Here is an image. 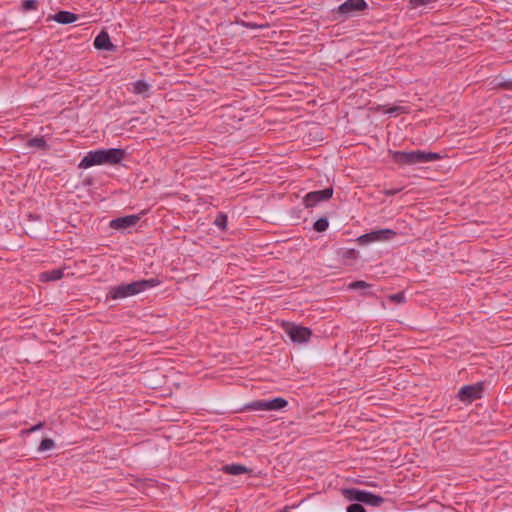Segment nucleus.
<instances>
[{"mask_svg": "<svg viewBox=\"0 0 512 512\" xmlns=\"http://www.w3.org/2000/svg\"><path fill=\"white\" fill-rule=\"evenodd\" d=\"M125 155V150L121 148L89 151L79 163V167L86 169L95 165H116L125 158Z\"/></svg>", "mask_w": 512, "mask_h": 512, "instance_id": "nucleus-1", "label": "nucleus"}, {"mask_svg": "<svg viewBox=\"0 0 512 512\" xmlns=\"http://www.w3.org/2000/svg\"><path fill=\"white\" fill-rule=\"evenodd\" d=\"M159 283V280L152 278L147 280H139L128 284H120L111 287L107 297L114 300L124 299L126 297L134 296L140 292H143L148 288L155 287Z\"/></svg>", "mask_w": 512, "mask_h": 512, "instance_id": "nucleus-2", "label": "nucleus"}, {"mask_svg": "<svg viewBox=\"0 0 512 512\" xmlns=\"http://www.w3.org/2000/svg\"><path fill=\"white\" fill-rule=\"evenodd\" d=\"M394 162L400 165H414L439 160L441 156L435 152L416 151H390Z\"/></svg>", "mask_w": 512, "mask_h": 512, "instance_id": "nucleus-3", "label": "nucleus"}, {"mask_svg": "<svg viewBox=\"0 0 512 512\" xmlns=\"http://www.w3.org/2000/svg\"><path fill=\"white\" fill-rule=\"evenodd\" d=\"M343 494L350 501L361 502L373 507H379L385 502L383 497L357 488L345 489Z\"/></svg>", "mask_w": 512, "mask_h": 512, "instance_id": "nucleus-4", "label": "nucleus"}, {"mask_svg": "<svg viewBox=\"0 0 512 512\" xmlns=\"http://www.w3.org/2000/svg\"><path fill=\"white\" fill-rule=\"evenodd\" d=\"M368 7L365 0H346L332 12L336 19H347L356 13L364 11Z\"/></svg>", "mask_w": 512, "mask_h": 512, "instance_id": "nucleus-5", "label": "nucleus"}, {"mask_svg": "<svg viewBox=\"0 0 512 512\" xmlns=\"http://www.w3.org/2000/svg\"><path fill=\"white\" fill-rule=\"evenodd\" d=\"M483 384L476 383L473 385H465L460 388L458 398L462 402H472L482 397Z\"/></svg>", "mask_w": 512, "mask_h": 512, "instance_id": "nucleus-6", "label": "nucleus"}, {"mask_svg": "<svg viewBox=\"0 0 512 512\" xmlns=\"http://www.w3.org/2000/svg\"><path fill=\"white\" fill-rule=\"evenodd\" d=\"M290 339L295 343H304L310 339L312 332L309 328L297 325H290L285 329Z\"/></svg>", "mask_w": 512, "mask_h": 512, "instance_id": "nucleus-7", "label": "nucleus"}, {"mask_svg": "<svg viewBox=\"0 0 512 512\" xmlns=\"http://www.w3.org/2000/svg\"><path fill=\"white\" fill-rule=\"evenodd\" d=\"M333 195L332 188L309 192L304 199L306 207H314L322 201L329 200Z\"/></svg>", "mask_w": 512, "mask_h": 512, "instance_id": "nucleus-8", "label": "nucleus"}, {"mask_svg": "<svg viewBox=\"0 0 512 512\" xmlns=\"http://www.w3.org/2000/svg\"><path fill=\"white\" fill-rule=\"evenodd\" d=\"M397 232L392 229H380L364 234L359 237L361 242L387 241L393 239Z\"/></svg>", "mask_w": 512, "mask_h": 512, "instance_id": "nucleus-9", "label": "nucleus"}, {"mask_svg": "<svg viewBox=\"0 0 512 512\" xmlns=\"http://www.w3.org/2000/svg\"><path fill=\"white\" fill-rule=\"evenodd\" d=\"M140 217L138 215H127L110 221V227L116 230H123L132 227L138 223Z\"/></svg>", "mask_w": 512, "mask_h": 512, "instance_id": "nucleus-10", "label": "nucleus"}, {"mask_svg": "<svg viewBox=\"0 0 512 512\" xmlns=\"http://www.w3.org/2000/svg\"><path fill=\"white\" fill-rule=\"evenodd\" d=\"M94 47L98 50L112 51L115 46L111 43L109 34L102 30L94 40Z\"/></svg>", "mask_w": 512, "mask_h": 512, "instance_id": "nucleus-11", "label": "nucleus"}, {"mask_svg": "<svg viewBox=\"0 0 512 512\" xmlns=\"http://www.w3.org/2000/svg\"><path fill=\"white\" fill-rule=\"evenodd\" d=\"M131 92L136 95H141L147 98L151 94V85L144 80H137L131 83Z\"/></svg>", "mask_w": 512, "mask_h": 512, "instance_id": "nucleus-12", "label": "nucleus"}, {"mask_svg": "<svg viewBox=\"0 0 512 512\" xmlns=\"http://www.w3.org/2000/svg\"><path fill=\"white\" fill-rule=\"evenodd\" d=\"M221 471L228 475H240L244 473H250L251 470L242 464L232 463L224 465Z\"/></svg>", "mask_w": 512, "mask_h": 512, "instance_id": "nucleus-13", "label": "nucleus"}, {"mask_svg": "<svg viewBox=\"0 0 512 512\" xmlns=\"http://www.w3.org/2000/svg\"><path fill=\"white\" fill-rule=\"evenodd\" d=\"M78 19V16L69 11H59L53 16V20H55L59 24H71Z\"/></svg>", "mask_w": 512, "mask_h": 512, "instance_id": "nucleus-14", "label": "nucleus"}, {"mask_svg": "<svg viewBox=\"0 0 512 512\" xmlns=\"http://www.w3.org/2000/svg\"><path fill=\"white\" fill-rule=\"evenodd\" d=\"M288 404L287 400L282 397H276L271 400H266L267 411L280 410L286 407Z\"/></svg>", "mask_w": 512, "mask_h": 512, "instance_id": "nucleus-15", "label": "nucleus"}, {"mask_svg": "<svg viewBox=\"0 0 512 512\" xmlns=\"http://www.w3.org/2000/svg\"><path fill=\"white\" fill-rule=\"evenodd\" d=\"M26 146L30 147V148H37L39 150H44V151L49 149V145L47 144V142L43 136L34 137V138L29 139L26 142Z\"/></svg>", "mask_w": 512, "mask_h": 512, "instance_id": "nucleus-16", "label": "nucleus"}, {"mask_svg": "<svg viewBox=\"0 0 512 512\" xmlns=\"http://www.w3.org/2000/svg\"><path fill=\"white\" fill-rule=\"evenodd\" d=\"M62 277H63V271L60 269L46 271L40 275V279L42 281H56V280L61 279Z\"/></svg>", "mask_w": 512, "mask_h": 512, "instance_id": "nucleus-17", "label": "nucleus"}, {"mask_svg": "<svg viewBox=\"0 0 512 512\" xmlns=\"http://www.w3.org/2000/svg\"><path fill=\"white\" fill-rule=\"evenodd\" d=\"M246 409L253 410V411H262L266 410V400H255L246 405Z\"/></svg>", "mask_w": 512, "mask_h": 512, "instance_id": "nucleus-18", "label": "nucleus"}, {"mask_svg": "<svg viewBox=\"0 0 512 512\" xmlns=\"http://www.w3.org/2000/svg\"><path fill=\"white\" fill-rule=\"evenodd\" d=\"M329 226L328 219L326 217H321L316 220L313 224V228L317 232H324Z\"/></svg>", "mask_w": 512, "mask_h": 512, "instance_id": "nucleus-19", "label": "nucleus"}, {"mask_svg": "<svg viewBox=\"0 0 512 512\" xmlns=\"http://www.w3.org/2000/svg\"><path fill=\"white\" fill-rule=\"evenodd\" d=\"M55 447V442L50 438H44L38 447L39 452H44L47 450H51Z\"/></svg>", "mask_w": 512, "mask_h": 512, "instance_id": "nucleus-20", "label": "nucleus"}, {"mask_svg": "<svg viewBox=\"0 0 512 512\" xmlns=\"http://www.w3.org/2000/svg\"><path fill=\"white\" fill-rule=\"evenodd\" d=\"M240 25L244 28L248 29H265L269 27L268 23H254V22H248V21H241Z\"/></svg>", "mask_w": 512, "mask_h": 512, "instance_id": "nucleus-21", "label": "nucleus"}, {"mask_svg": "<svg viewBox=\"0 0 512 512\" xmlns=\"http://www.w3.org/2000/svg\"><path fill=\"white\" fill-rule=\"evenodd\" d=\"M214 224L219 227L221 230H226L227 228V216L223 213H219L215 220Z\"/></svg>", "mask_w": 512, "mask_h": 512, "instance_id": "nucleus-22", "label": "nucleus"}, {"mask_svg": "<svg viewBox=\"0 0 512 512\" xmlns=\"http://www.w3.org/2000/svg\"><path fill=\"white\" fill-rule=\"evenodd\" d=\"M38 7L37 0H24L21 4L23 11L35 10Z\"/></svg>", "mask_w": 512, "mask_h": 512, "instance_id": "nucleus-23", "label": "nucleus"}, {"mask_svg": "<svg viewBox=\"0 0 512 512\" xmlns=\"http://www.w3.org/2000/svg\"><path fill=\"white\" fill-rule=\"evenodd\" d=\"M371 285L365 281L359 280L354 281L348 285V288L351 290H358V289H366L369 288Z\"/></svg>", "mask_w": 512, "mask_h": 512, "instance_id": "nucleus-24", "label": "nucleus"}, {"mask_svg": "<svg viewBox=\"0 0 512 512\" xmlns=\"http://www.w3.org/2000/svg\"><path fill=\"white\" fill-rule=\"evenodd\" d=\"M434 1L435 0H409V3L413 8H417L421 6H426Z\"/></svg>", "mask_w": 512, "mask_h": 512, "instance_id": "nucleus-25", "label": "nucleus"}, {"mask_svg": "<svg viewBox=\"0 0 512 512\" xmlns=\"http://www.w3.org/2000/svg\"><path fill=\"white\" fill-rule=\"evenodd\" d=\"M389 299L392 302H395V303H398V304H401V303L405 302V296H404L403 293L392 294V295L389 296Z\"/></svg>", "mask_w": 512, "mask_h": 512, "instance_id": "nucleus-26", "label": "nucleus"}, {"mask_svg": "<svg viewBox=\"0 0 512 512\" xmlns=\"http://www.w3.org/2000/svg\"><path fill=\"white\" fill-rule=\"evenodd\" d=\"M347 512H365V509L361 504L354 503L348 506Z\"/></svg>", "mask_w": 512, "mask_h": 512, "instance_id": "nucleus-27", "label": "nucleus"}, {"mask_svg": "<svg viewBox=\"0 0 512 512\" xmlns=\"http://www.w3.org/2000/svg\"><path fill=\"white\" fill-rule=\"evenodd\" d=\"M44 426V423L42 422H39L38 424L34 425L33 427H31L29 430H27L26 432L27 433H30V432H35V431H38L40 429H42Z\"/></svg>", "mask_w": 512, "mask_h": 512, "instance_id": "nucleus-28", "label": "nucleus"}, {"mask_svg": "<svg viewBox=\"0 0 512 512\" xmlns=\"http://www.w3.org/2000/svg\"><path fill=\"white\" fill-rule=\"evenodd\" d=\"M402 189L401 188H398V189H390V190H385L384 193L385 195L387 196H390V195H395L397 194L398 192H400Z\"/></svg>", "mask_w": 512, "mask_h": 512, "instance_id": "nucleus-29", "label": "nucleus"}, {"mask_svg": "<svg viewBox=\"0 0 512 512\" xmlns=\"http://www.w3.org/2000/svg\"><path fill=\"white\" fill-rule=\"evenodd\" d=\"M400 110H402V107L394 106V107H392V108L388 109L386 112H387L388 114H396V113H398Z\"/></svg>", "mask_w": 512, "mask_h": 512, "instance_id": "nucleus-30", "label": "nucleus"}, {"mask_svg": "<svg viewBox=\"0 0 512 512\" xmlns=\"http://www.w3.org/2000/svg\"><path fill=\"white\" fill-rule=\"evenodd\" d=\"M346 257L355 258L356 257V251L355 250H349L346 252Z\"/></svg>", "mask_w": 512, "mask_h": 512, "instance_id": "nucleus-31", "label": "nucleus"}, {"mask_svg": "<svg viewBox=\"0 0 512 512\" xmlns=\"http://www.w3.org/2000/svg\"><path fill=\"white\" fill-rule=\"evenodd\" d=\"M282 512H286V511H282Z\"/></svg>", "mask_w": 512, "mask_h": 512, "instance_id": "nucleus-32", "label": "nucleus"}]
</instances>
